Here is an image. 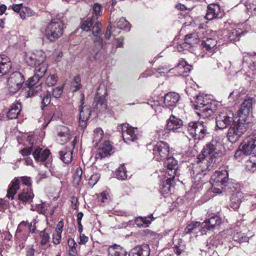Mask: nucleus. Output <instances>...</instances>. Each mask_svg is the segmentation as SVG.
<instances>
[{
  "label": "nucleus",
  "instance_id": "obj_1",
  "mask_svg": "<svg viewBox=\"0 0 256 256\" xmlns=\"http://www.w3.org/2000/svg\"><path fill=\"white\" fill-rule=\"evenodd\" d=\"M249 122L240 120L238 119L234 121L227 132V138L232 143H235L246 132Z\"/></svg>",
  "mask_w": 256,
  "mask_h": 256
},
{
  "label": "nucleus",
  "instance_id": "obj_2",
  "mask_svg": "<svg viewBox=\"0 0 256 256\" xmlns=\"http://www.w3.org/2000/svg\"><path fill=\"white\" fill-rule=\"evenodd\" d=\"M220 145V142L216 140H212L204 148L202 154L199 156L198 159L200 161L206 160L210 164L216 162L219 157L217 152L218 148Z\"/></svg>",
  "mask_w": 256,
  "mask_h": 256
},
{
  "label": "nucleus",
  "instance_id": "obj_3",
  "mask_svg": "<svg viewBox=\"0 0 256 256\" xmlns=\"http://www.w3.org/2000/svg\"><path fill=\"white\" fill-rule=\"evenodd\" d=\"M228 181V173L226 170L216 172L212 176L210 182L213 192L220 194L226 186Z\"/></svg>",
  "mask_w": 256,
  "mask_h": 256
},
{
  "label": "nucleus",
  "instance_id": "obj_4",
  "mask_svg": "<svg viewBox=\"0 0 256 256\" xmlns=\"http://www.w3.org/2000/svg\"><path fill=\"white\" fill-rule=\"evenodd\" d=\"M188 130L194 140H202L208 134V128L206 124L203 122H190L188 126Z\"/></svg>",
  "mask_w": 256,
  "mask_h": 256
},
{
  "label": "nucleus",
  "instance_id": "obj_5",
  "mask_svg": "<svg viewBox=\"0 0 256 256\" xmlns=\"http://www.w3.org/2000/svg\"><path fill=\"white\" fill-rule=\"evenodd\" d=\"M25 82L24 76L19 72L12 73L7 78L8 90L12 94L18 92L24 86Z\"/></svg>",
  "mask_w": 256,
  "mask_h": 256
},
{
  "label": "nucleus",
  "instance_id": "obj_6",
  "mask_svg": "<svg viewBox=\"0 0 256 256\" xmlns=\"http://www.w3.org/2000/svg\"><path fill=\"white\" fill-rule=\"evenodd\" d=\"M194 102V108L200 110V112L198 114L202 118L210 116L215 112V109L212 108V104L204 100L202 96H196Z\"/></svg>",
  "mask_w": 256,
  "mask_h": 256
},
{
  "label": "nucleus",
  "instance_id": "obj_7",
  "mask_svg": "<svg viewBox=\"0 0 256 256\" xmlns=\"http://www.w3.org/2000/svg\"><path fill=\"white\" fill-rule=\"evenodd\" d=\"M63 24L58 20H54L48 24L45 30V35L50 41H54L63 34Z\"/></svg>",
  "mask_w": 256,
  "mask_h": 256
},
{
  "label": "nucleus",
  "instance_id": "obj_8",
  "mask_svg": "<svg viewBox=\"0 0 256 256\" xmlns=\"http://www.w3.org/2000/svg\"><path fill=\"white\" fill-rule=\"evenodd\" d=\"M234 114L230 110H222L219 112L216 118V126L218 129H224L230 126L233 120Z\"/></svg>",
  "mask_w": 256,
  "mask_h": 256
},
{
  "label": "nucleus",
  "instance_id": "obj_9",
  "mask_svg": "<svg viewBox=\"0 0 256 256\" xmlns=\"http://www.w3.org/2000/svg\"><path fill=\"white\" fill-rule=\"evenodd\" d=\"M252 101L253 98H248L244 100L241 104V106L238 110V118L240 120L249 122L250 116L252 112Z\"/></svg>",
  "mask_w": 256,
  "mask_h": 256
},
{
  "label": "nucleus",
  "instance_id": "obj_10",
  "mask_svg": "<svg viewBox=\"0 0 256 256\" xmlns=\"http://www.w3.org/2000/svg\"><path fill=\"white\" fill-rule=\"evenodd\" d=\"M240 146L244 155L256 153V134L246 138Z\"/></svg>",
  "mask_w": 256,
  "mask_h": 256
},
{
  "label": "nucleus",
  "instance_id": "obj_11",
  "mask_svg": "<svg viewBox=\"0 0 256 256\" xmlns=\"http://www.w3.org/2000/svg\"><path fill=\"white\" fill-rule=\"evenodd\" d=\"M169 152L168 144L162 141L158 142L153 148L154 158L158 161L166 158L169 154Z\"/></svg>",
  "mask_w": 256,
  "mask_h": 256
},
{
  "label": "nucleus",
  "instance_id": "obj_12",
  "mask_svg": "<svg viewBox=\"0 0 256 256\" xmlns=\"http://www.w3.org/2000/svg\"><path fill=\"white\" fill-rule=\"evenodd\" d=\"M122 136L125 142L129 143L138 139L137 128L129 126L128 124H122Z\"/></svg>",
  "mask_w": 256,
  "mask_h": 256
},
{
  "label": "nucleus",
  "instance_id": "obj_13",
  "mask_svg": "<svg viewBox=\"0 0 256 256\" xmlns=\"http://www.w3.org/2000/svg\"><path fill=\"white\" fill-rule=\"evenodd\" d=\"M222 223L221 218L216 215H213L202 223L201 228L203 229L202 234H205L206 230H213L219 226Z\"/></svg>",
  "mask_w": 256,
  "mask_h": 256
},
{
  "label": "nucleus",
  "instance_id": "obj_14",
  "mask_svg": "<svg viewBox=\"0 0 256 256\" xmlns=\"http://www.w3.org/2000/svg\"><path fill=\"white\" fill-rule=\"evenodd\" d=\"M46 56L42 51H36L26 56V62L31 66H36L38 64H42L45 60Z\"/></svg>",
  "mask_w": 256,
  "mask_h": 256
},
{
  "label": "nucleus",
  "instance_id": "obj_15",
  "mask_svg": "<svg viewBox=\"0 0 256 256\" xmlns=\"http://www.w3.org/2000/svg\"><path fill=\"white\" fill-rule=\"evenodd\" d=\"M246 62H243V70L248 75L255 74L256 72V54L245 57Z\"/></svg>",
  "mask_w": 256,
  "mask_h": 256
},
{
  "label": "nucleus",
  "instance_id": "obj_16",
  "mask_svg": "<svg viewBox=\"0 0 256 256\" xmlns=\"http://www.w3.org/2000/svg\"><path fill=\"white\" fill-rule=\"evenodd\" d=\"M50 154V152L48 149H43L38 146L34 147L32 156L36 162H44Z\"/></svg>",
  "mask_w": 256,
  "mask_h": 256
},
{
  "label": "nucleus",
  "instance_id": "obj_17",
  "mask_svg": "<svg viewBox=\"0 0 256 256\" xmlns=\"http://www.w3.org/2000/svg\"><path fill=\"white\" fill-rule=\"evenodd\" d=\"M103 251L106 252V256H126V251L121 246L117 244L110 246L108 248L104 246Z\"/></svg>",
  "mask_w": 256,
  "mask_h": 256
},
{
  "label": "nucleus",
  "instance_id": "obj_18",
  "mask_svg": "<svg viewBox=\"0 0 256 256\" xmlns=\"http://www.w3.org/2000/svg\"><path fill=\"white\" fill-rule=\"evenodd\" d=\"M164 165L167 167L166 173L170 176V178H174L176 174L178 168L177 160L173 157L168 158L164 162Z\"/></svg>",
  "mask_w": 256,
  "mask_h": 256
},
{
  "label": "nucleus",
  "instance_id": "obj_19",
  "mask_svg": "<svg viewBox=\"0 0 256 256\" xmlns=\"http://www.w3.org/2000/svg\"><path fill=\"white\" fill-rule=\"evenodd\" d=\"M12 68L10 58L4 54H0V76L6 74Z\"/></svg>",
  "mask_w": 256,
  "mask_h": 256
},
{
  "label": "nucleus",
  "instance_id": "obj_20",
  "mask_svg": "<svg viewBox=\"0 0 256 256\" xmlns=\"http://www.w3.org/2000/svg\"><path fill=\"white\" fill-rule=\"evenodd\" d=\"M220 13V8L218 4H210L208 6L207 12L205 18L208 20L220 18L221 16H219Z\"/></svg>",
  "mask_w": 256,
  "mask_h": 256
},
{
  "label": "nucleus",
  "instance_id": "obj_21",
  "mask_svg": "<svg viewBox=\"0 0 256 256\" xmlns=\"http://www.w3.org/2000/svg\"><path fill=\"white\" fill-rule=\"evenodd\" d=\"M92 111L88 106H82L80 112V125L82 128H84L86 126V121L89 118Z\"/></svg>",
  "mask_w": 256,
  "mask_h": 256
},
{
  "label": "nucleus",
  "instance_id": "obj_22",
  "mask_svg": "<svg viewBox=\"0 0 256 256\" xmlns=\"http://www.w3.org/2000/svg\"><path fill=\"white\" fill-rule=\"evenodd\" d=\"M150 254L149 246L147 244H143L132 248L129 254V256H149Z\"/></svg>",
  "mask_w": 256,
  "mask_h": 256
},
{
  "label": "nucleus",
  "instance_id": "obj_23",
  "mask_svg": "<svg viewBox=\"0 0 256 256\" xmlns=\"http://www.w3.org/2000/svg\"><path fill=\"white\" fill-rule=\"evenodd\" d=\"M180 96L178 94L170 92L165 95L164 98V104L166 106L170 108V107H175L176 103L180 100Z\"/></svg>",
  "mask_w": 256,
  "mask_h": 256
},
{
  "label": "nucleus",
  "instance_id": "obj_24",
  "mask_svg": "<svg viewBox=\"0 0 256 256\" xmlns=\"http://www.w3.org/2000/svg\"><path fill=\"white\" fill-rule=\"evenodd\" d=\"M112 147L108 141H106L102 146L99 148L95 158L101 160L102 158L110 155Z\"/></svg>",
  "mask_w": 256,
  "mask_h": 256
},
{
  "label": "nucleus",
  "instance_id": "obj_25",
  "mask_svg": "<svg viewBox=\"0 0 256 256\" xmlns=\"http://www.w3.org/2000/svg\"><path fill=\"white\" fill-rule=\"evenodd\" d=\"M244 200V194L240 192L233 194L230 197V206L234 210L238 209L242 200Z\"/></svg>",
  "mask_w": 256,
  "mask_h": 256
},
{
  "label": "nucleus",
  "instance_id": "obj_26",
  "mask_svg": "<svg viewBox=\"0 0 256 256\" xmlns=\"http://www.w3.org/2000/svg\"><path fill=\"white\" fill-rule=\"evenodd\" d=\"M182 125V120L172 114L168 121L166 128L169 130H174L180 128Z\"/></svg>",
  "mask_w": 256,
  "mask_h": 256
},
{
  "label": "nucleus",
  "instance_id": "obj_27",
  "mask_svg": "<svg viewBox=\"0 0 256 256\" xmlns=\"http://www.w3.org/2000/svg\"><path fill=\"white\" fill-rule=\"evenodd\" d=\"M34 196V194L30 187H26L23 189L22 192L18 194V199L23 202L31 200Z\"/></svg>",
  "mask_w": 256,
  "mask_h": 256
},
{
  "label": "nucleus",
  "instance_id": "obj_28",
  "mask_svg": "<svg viewBox=\"0 0 256 256\" xmlns=\"http://www.w3.org/2000/svg\"><path fill=\"white\" fill-rule=\"evenodd\" d=\"M22 110V106L20 103L14 104L10 107L7 114V116L10 119L16 118L20 114Z\"/></svg>",
  "mask_w": 256,
  "mask_h": 256
},
{
  "label": "nucleus",
  "instance_id": "obj_29",
  "mask_svg": "<svg viewBox=\"0 0 256 256\" xmlns=\"http://www.w3.org/2000/svg\"><path fill=\"white\" fill-rule=\"evenodd\" d=\"M94 44L96 53L94 56L93 58L96 60H97L99 59V56H98V52L101 48L106 49V48L105 46V44L103 42V40L100 36L95 37L94 39Z\"/></svg>",
  "mask_w": 256,
  "mask_h": 256
},
{
  "label": "nucleus",
  "instance_id": "obj_30",
  "mask_svg": "<svg viewBox=\"0 0 256 256\" xmlns=\"http://www.w3.org/2000/svg\"><path fill=\"white\" fill-rule=\"evenodd\" d=\"M20 182L18 179H14L10 184L6 196L13 199L14 196L16 193L17 190L19 188Z\"/></svg>",
  "mask_w": 256,
  "mask_h": 256
},
{
  "label": "nucleus",
  "instance_id": "obj_31",
  "mask_svg": "<svg viewBox=\"0 0 256 256\" xmlns=\"http://www.w3.org/2000/svg\"><path fill=\"white\" fill-rule=\"evenodd\" d=\"M60 159L66 164L70 163L72 160V151L70 148H65L59 152Z\"/></svg>",
  "mask_w": 256,
  "mask_h": 256
},
{
  "label": "nucleus",
  "instance_id": "obj_32",
  "mask_svg": "<svg viewBox=\"0 0 256 256\" xmlns=\"http://www.w3.org/2000/svg\"><path fill=\"white\" fill-rule=\"evenodd\" d=\"M216 240L214 237H210L207 240L204 242L200 250L204 252H207L210 249H214L216 247Z\"/></svg>",
  "mask_w": 256,
  "mask_h": 256
},
{
  "label": "nucleus",
  "instance_id": "obj_33",
  "mask_svg": "<svg viewBox=\"0 0 256 256\" xmlns=\"http://www.w3.org/2000/svg\"><path fill=\"white\" fill-rule=\"evenodd\" d=\"M95 102L96 103V108L100 112H104L107 108V105L104 99L102 96L95 98Z\"/></svg>",
  "mask_w": 256,
  "mask_h": 256
},
{
  "label": "nucleus",
  "instance_id": "obj_34",
  "mask_svg": "<svg viewBox=\"0 0 256 256\" xmlns=\"http://www.w3.org/2000/svg\"><path fill=\"white\" fill-rule=\"evenodd\" d=\"M27 88H28V90L26 88V90L27 92V95L26 97H31L36 94H38L40 92L42 91V87L40 84L38 86H27Z\"/></svg>",
  "mask_w": 256,
  "mask_h": 256
},
{
  "label": "nucleus",
  "instance_id": "obj_35",
  "mask_svg": "<svg viewBox=\"0 0 256 256\" xmlns=\"http://www.w3.org/2000/svg\"><path fill=\"white\" fill-rule=\"evenodd\" d=\"M95 21L96 17L94 16H92L90 18H88L86 20L82 22L81 24L82 29L86 32L90 31Z\"/></svg>",
  "mask_w": 256,
  "mask_h": 256
},
{
  "label": "nucleus",
  "instance_id": "obj_36",
  "mask_svg": "<svg viewBox=\"0 0 256 256\" xmlns=\"http://www.w3.org/2000/svg\"><path fill=\"white\" fill-rule=\"evenodd\" d=\"M104 136V132L101 128H96L94 131L93 142L98 144L101 141Z\"/></svg>",
  "mask_w": 256,
  "mask_h": 256
},
{
  "label": "nucleus",
  "instance_id": "obj_37",
  "mask_svg": "<svg viewBox=\"0 0 256 256\" xmlns=\"http://www.w3.org/2000/svg\"><path fill=\"white\" fill-rule=\"evenodd\" d=\"M184 42L186 44L190 46H194L198 42L197 36L196 34H190L185 36Z\"/></svg>",
  "mask_w": 256,
  "mask_h": 256
},
{
  "label": "nucleus",
  "instance_id": "obj_38",
  "mask_svg": "<svg viewBox=\"0 0 256 256\" xmlns=\"http://www.w3.org/2000/svg\"><path fill=\"white\" fill-rule=\"evenodd\" d=\"M222 66L221 63L216 58H212L210 62V68L212 72L216 73Z\"/></svg>",
  "mask_w": 256,
  "mask_h": 256
},
{
  "label": "nucleus",
  "instance_id": "obj_39",
  "mask_svg": "<svg viewBox=\"0 0 256 256\" xmlns=\"http://www.w3.org/2000/svg\"><path fill=\"white\" fill-rule=\"evenodd\" d=\"M216 44V41L214 39L207 38L202 42V46L206 50H210L214 48Z\"/></svg>",
  "mask_w": 256,
  "mask_h": 256
},
{
  "label": "nucleus",
  "instance_id": "obj_40",
  "mask_svg": "<svg viewBox=\"0 0 256 256\" xmlns=\"http://www.w3.org/2000/svg\"><path fill=\"white\" fill-rule=\"evenodd\" d=\"M68 244L70 247L69 256H77V252L76 248L77 244L74 239L69 238L68 241Z\"/></svg>",
  "mask_w": 256,
  "mask_h": 256
},
{
  "label": "nucleus",
  "instance_id": "obj_41",
  "mask_svg": "<svg viewBox=\"0 0 256 256\" xmlns=\"http://www.w3.org/2000/svg\"><path fill=\"white\" fill-rule=\"evenodd\" d=\"M58 134L62 138L61 141L64 142L68 141L70 138V131L66 127H64Z\"/></svg>",
  "mask_w": 256,
  "mask_h": 256
},
{
  "label": "nucleus",
  "instance_id": "obj_42",
  "mask_svg": "<svg viewBox=\"0 0 256 256\" xmlns=\"http://www.w3.org/2000/svg\"><path fill=\"white\" fill-rule=\"evenodd\" d=\"M116 176L118 178L122 180L126 178L128 176L127 171L124 165L120 166L118 168V169L116 171Z\"/></svg>",
  "mask_w": 256,
  "mask_h": 256
},
{
  "label": "nucleus",
  "instance_id": "obj_43",
  "mask_svg": "<svg viewBox=\"0 0 256 256\" xmlns=\"http://www.w3.org/2000/svg\"><path fill=\"white\" fill-rule=\"evenodd\" d=\"M82 170L81 168H77L74 174V183L78 185L81 181Z\"/></svg>",
  "mask_w": 256,
  "mask_h": 256
},
{
  "label": "nucleus",
  "instance_id": "obj_44",
  "mask_svg": "<svg viewBox=\"0 0 256 256\" xmlns=\"http://www.w3.org/2000/svg\"><path fill=\"white\" fill-rule=\"evenodd\" d=\"M117 26L120 29H123L126 30H130V27L128 22L124 18H120V20L118 22Z\"/></svg>",
  "mask_w": 256,
  "mask_h": 256
},
{
  "label": "nucleus",
  "instance_id": "obj_45",
  "mask_svg": "<svg viewBox=\"0 0 256 256\" xmlns=\"http://www.w3.org/2000/svg\"><path fill=\"white\" fill-rule=\"evenodd\" d=\"M35 66V74H38V76L42 78L46 71V66L44 64H38Z\"/></svg>",
  "mask_w": 256,
  "mask_h": 256
},
{
  "label": "nucleus",
  "instance_id": "obj_46",
  "mask_svg": "<svg viewBox=\"0 0 256 256\" xmlns=\"http://www.w3.org/2000/svg\"><path fill=\"white\" fill-rule=\"evenodd\" d=\"M169 179L170 178H168L161 184L160 192L162 194H167L171 191L172 186Z\"/></svg>",
  "mask_w": 256,
  "mask_h": 256
},
{
  "label": "nucleus",
  "instance_id": "obj_47",
  "mask_svg": "<svg viewBox=\"0 0 256 256\" xmlns=\"http://www.w3.org/2000/svg\"><path fill=\"white\" fill-rule=\"evenodd\" d=\"M93 25L94 26H92V28L93 35L95 37L100 36V28L102 24L97 20V18H96V21Z\"/></svg>",
  "mask_w": 256,
  "mask_h": 256
},
{
  "label": "nucleus",
  "instance_id": "obj_48",
  "mask_svg": "<svg viewBox=\"0 0 256 256\" xmlns=\"http://www.w3.org/2000/svg\"><path fill=\"white\" fill-rule=\"evenodd\" d=\"M246 166L248 170L254 172L256 170V162L253 159H250L246 161Z\"/></svg>",
  "mask_w": 256,
  "mask_h": 256
},
{
  "label": "nucleus",
  "instance_id": "obj_49",
  "mask_svg": "<svg viewBox=\"0 0 256 256\" xmlns=\"http://www.w3.org/2000/svg\"><path fill=\"white\" fill-rule=\"evenodd\" d=\"M40 236L42 238L40 244L42 245L46 244L50 240V236L48 232H46V230L41 231L40 233Z\"/></svg>",
  "mask_w": 256,
  "mask_h": 256
},
{
  "label": "nucleus",
  "instance_id": "obj_50",
  "mask_svg": "<svg viewBox=\"0 0 256 256\" xmlns=\"http://www.w3.org/2000/svg\"><path fill=\"white\" fill-rule=\"evenodd\" d=\"M80 82V79L78 76H76L74 78L71 84V86L74 88V89L73 90V91H76L81 88L82 85Z\"/></svg>",
  "mask_w": 256,
  "mask_h": 256
},
{
  "label": "nucleus",
  "instance_id": "obj_51",
  "mask_svg": "<svg viewBox=\"0 0 256 256\" xmlns=\"http://www.w3.org/2000/svg\"><path fill=\"white\" fill-rule=\"evenodd\" d=\"M200 222H192L189 224L185 228V232L186 234L191 232L192 231L194 230L198 226L201 225Z\"/></svg>",
  "mask_w": 256,
  "mask_h": 256
},
{
  "label": "nucleus",
  "instance_id": "obj_52",
  "mask_svg": "<svg viewBox=\"0 0 256 256\" xmlns=\"http://www.w3.org/2000/svg\"><path fill=\"white\" fill-rule=\"evenodd\" d=\"M100 178V174L98 173H96L92 174L88 180V184L90 186H94Z\"/></svg>",
  "mask_w": 256,
  "mask_h": 256
},
{
  "label": "nucleus",
  "instance_id": "obj_53",
  "mask_svg": "<svg viewBox=\"0 0 256 256\" xmlns=\"http://www.w3.org/2000/svg\"><path fill=\"white\" fill-rule=\"evenodd\" d=\"M50 100L51 97L50 93L46 92V94H44L41 102L42 104V109H43L44 107L48 106L50 104Z\"/></svg>",
  "mask_w": 256,
  "mask_h": 256
},
{
  "label": "nucleus",
  "instance_id": "obj_54",
  "mask_svg": "<svg viewBox=\"0 0 256 256\" xmlns=\"http://www.w3.org/2000/svg\"><path fill=\"white\" fill-rule=\"evenodd\" d=\"M57 80V76L54 74L50 75L46 78V83L48 86H52L56 84Z\"/></svg>",
  "mask_w": 256,
  "mask_h": 256
},
{
  "label": "nucleus",
  "instance_id": "obj_55",
  "mask_svg": "<svg viewBox=\"0 0 256 256\" xmlns=\"http://www.w3.org/2000/svg\"><path fill=\"white\" fill-rule=\"evenodd\" d=\"M41 78L38 76V74H35L32 78L28 79V80L26 83V85L28 86H34L36 83L40 80Z\"/></svg>",
  "mask_w": 256,
  "mask_h": 256
},
{
  "label": "nucleus",
  "instance_id": "obj_56",
  "mask_svg": "<svg viewBox=\"0 0 256 256\" xmlns=\"http://www.w3.org/2000/svg\"><path fill=\"white\" fill-rule=\"evenodd\" d=\"M48 206L45 203L38 204L36 206V208L38 211L42 214H46Z\"/></svg>",
  "mask_w": 256,
  "mask_h": 256
},
{
  "label": "nucleus",
  "instance_id": "obj_57",
  "mask_svg": "<svg viewBox=\"0 0 256 256\" xmlns=\"http://www.w3.org/2000/svg\"><path fill=\"white\" fill-rule=\"evenodd\" d=\"M63 87L58 86L52 92V96L55 98H59L62 93Z\"/></svg>",
  "mask_w": 256,
  "mask_h": 256
},
{
  "label": "nucleus",
  "instance_id": "obj_58",
  "mask_svg": "<svg viewBox=\"0 0 256 256\" xmlns=\"http://www.w3.org/2000/svg\"><path fill=\"white\" fill-rule=\"evenodd\" d=\"M61 232H56L54 231L53 234V242L55 244H60V240H61Z\"/></svg>",
  "mask_w": 256,
  "mask_h": 256
},
{
  "label": "nucleus",
  "instance_id": "obj_59",
  "mask_svg": "<svg viewBox=\"0 0 256 256\" xmlns=\"http://www.w3.org/2000/svg\"><path fill=\"white\" fill-rule=\"evenodd\" d=\"M22 183L26 186L27 187H30L32 185L31 178L27 176H22L20 178Z\"/></svg>",
  "mask_w": 256,
  "mask_h": 256
},
{
  "label": "nucleus",
  "instance_id": "obj_60",
  "mask_svg": "<svg viewBox=\"0 0 256 256\" xmlns=\"http://www.w3.org/2000/svg\"><path fill=\"white\" fill-rule=\"evenodd\" d=\"M153 218H154L152 217V214L148 216V217L142 218L144 228L148 227L150 224Z\"/></svg>",
  "mask_w": 256,
  "mask_h": 256
},
{
  "label": "nucleus",
  "instance_id": "obj_61",
  "mask_svg": "<svg viewBox=\"0 0 256 256\" xmlns=\"http://www.w3.org/2000/svg\"><path fill=\"white\" fill-rule=\"evenodd\" d=\"M182 67L184 68L188 72H190L191 70L192 66L187 64L186 62V61H182L180 63V64L178 66V68H181Z\"/></svg>",
  "mask_w": 256,
  "mask_h": 256
},
{
  "label": "nucleus",
  "instance_id": "obj_62",
  "mask_svg": "<svg viewBox=\"0 0 256 256\" xmlns=\"http://www.w3.org/2000/svg\"><path fill=\"white\" fill-rule=\"evenodd\" d=\"M36 220H34L30 224H28L30 232L32 233H35L36 232Z\"/></svg>",
  "mask_w": 256,
  "mask_h": 256
},
{
  "label": "nucleus",
  "instance_id": "obj_63",
  "mask_svg": "<svg viewBox=\"0 0 256 256\" xmlns=\"http://www.w3.org/2000/svg\"><path fill=\"white\" fill-rule=\"evenodd\" d=\"M32 151H34V147L30 146L28 149L24 148L21 150L20 152L24 156H27L30 154Z\"/></svg>",
  "mask_w": 256,
  "mask_h": 256
},
{
  "label": "nucleus",
  "instance_id": "obj_64",
  "mask_svg": "<svg viewBox=\"0 0 256 256\" xmlns=\"http://www.w3.org/2000/svg\"><path fill=\"white\" fill-rule=\"evenodd\" d=\"M112 26L109 24L108 27L105 34V38L107 40H109L112 34Z\"/></svg>",
  "mask_w": 256,
  "mask_h": 256
}]
</instances>
